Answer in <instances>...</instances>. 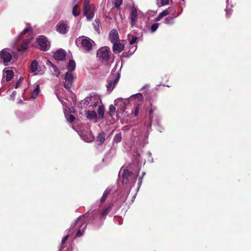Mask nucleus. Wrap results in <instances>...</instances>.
I'll return each instance as SVG.
<instances>
[{
  "instance_id": "5fc2aeb1",
  "label": "nucleus",
  "mask_w": 251,
  "mask_h": 251,
  "mask_svg": "<svg viewBox=\"0 0 251 251\" xmlns=\"http://www.w3.org/2000/svg\"><path fill=\"white\" fill-rule=\"evenodd\" d=\"M23 80V78L22 77H20L19 80L20 81L21 83H22V81Z\"/></svg>"
},
{
  "instance_id": "79ce46f5",
  "label": "nucleus",
  "mask_w": 251,
  "mask_h": 251,
  "mask_svg": "<svg viewBox=\"0 0 251 251\" xmlns=\"http://www.w3.org/2000/svg\"><path fill=\"white\" fill-rule=\"evenodd\" d=\"M170 14L172 15V16H173L172 18H174V19H175V18L177 17L180 14V13H176V11H173V12H172V13H170Z\"/></svg>"
},
{
  "instance_id": "ea45409f",
  "label": "nucleus",
  "mask_w": 251,
  "mask_h": 251,
  "mask_svg": "<svg viewBox=\"0 0 251 251\" xmlns=\"http://www.w3.org/2000/svg\"><path fill=\"white\" fill-rule=\"evenodd\" d=\"M145 175V172H143V175H142V177L140 178L139 179V180H138V187H137V190H138L139 189H140V187L141 185V184H142V179H143V176H144V175Z\"/></svg>"
},
{
  "instance_id": "cd10ccee",
  "label": "nucleus",
  "mask_w": 251,
  "mask_h": 251,
  "mask_svg": "<svg viewBox=\"0 0 251 251\" xmlns=\"http://www.w3.org/2000/svg\"><path fill=\"white\" fill-rule=\"evenodd\" d=\"M40 92V86L39 84H37L33 90V91L31 92V98L33 99H36Z\"/></svg>"
},
{
  "instance_id": "c85d7f7f",
  "label": "nucleus",
  "mask_w": 251,
  "mask_h": 251,
  "mask_svg": "<svg viewBox=\"0 0 251 251\" xmlns=\"http://www.w3.org/2000/svg\"><path fill=\"white\" fill-rule=\"evenodd\" d=\"M172 0H156V4L158 7H160L165 5H168Z\"/></svg>"
},
{
  "instance_id": "c756f323",
  "label": "nucleus",
  "mask_w": 251,
  "mask_h": 251,
  "mask_svg": "<svg viewBox=\"0 0 251 251\" xmlns=\"http://www.w3.org/2000/svg\"><path fill=\"white\" fill-rule=\"evenodd\" d=\"M122 133L119 132L116 134L113 139V143L118 144L120 143L122 140Z\"/></svg>"
},
{
  "instance_id": "423d86ee",
  "label": "nucleus",
  "mask_w": 251,
  "mask_h": 251,
  "mask_svg": "<svg viewBox=\"0 0 251 251\" xmlns=\"http://www.w3.org/2000/svg\"><path fill=\"white\" fill-rule=\"evenodd\" d=\"M141 14V11L139 10L137 8L134 6L131 7L129 18L130 20V25L132 27L134 26L136 27H139L138 22L140 20V15Z\"/></svg>"
},
{
  "instance_id": "7ed1b4c3",
  "label": "nucleus",
  "mask_w": 251,
  "mask_h": 251,
  "mask_svg": "<svg viewBox=\"0 0 251 251\" xmlns=\"http://www.w3.org/2000/svg\"><path fill=\"white\" fill-rule=\"evenodd\" d=\"M29 31H30V28L26 27L20 33V35L18 37V39L17 40V41H20V40H22L23 41V44L21 46L16 45V48L18 51H24L27 49L28 44L33 37L32 36H29L27 38H25L24 36Z\"/></svg>"
},
{
  "instance_id": "39448f33",
  "label": "nucleus",
  "mask_w": 251,
  "mask_h": 251,
  "mask_svg": "<svg viewBox=\"0 0 251 251\" xmlns=\"http://www.w3.org/2000/svg\"><path fill=\"white\" fill-rule=\"evenodd\" d=\"M97 56L99 61L106 64L111 57L110 49L107 47H101L97 50Z\"/></svg>"
},
{
  "instance_id": "a878e982",
  "label": "nucleus",
  "mask_w": 251,
  "mask_h": 251,
  "mask_svg": "<svg viewBox=\"0 0 251 251\" xmlns=\"http://www.w3.org/2000/svg\"><path fill=\"white\" fill-rule=\"evenodd\" d=\"M112 191V189L110 188H107L104 192L102 197L100 199V203H103L105 202L106 198H107V196L109 195V194L111 193Z\"/></svg>"
},
{
  "instance_id": "2eb2a0df",
  "label": "nucleus",
  "mask_w": 251,
  "mask_h": 251,
  "mask_svg": "<svg viewBox=\"0 0 251 251\" xmlns=\"http://www.w3.org/2000/svg\"><path fill=\"white\" fill-rule=\"evenodd\" d=\"M66 56V51L62 49H60L54 52L53 57L55 60L63 61L65 60Z\"/></svg>"
},
{
  "instance_id": "603ef678",
  "label": "nucleus",
  "mask_w": 251,
  "mask_h": 251,
  "mask_svg": "<svg viewBox=\"0 0 251 251\" xmlns=\"http://www.w3.org/2000/svg\"><path fill=\"white\" fill-rule=\"evenodd\" d=\"M148 87H149V85H147H147H145V86H144L142 88V89H145V88H148Z\"/></svg>"
},
{
  "instance_id": "c03bdc74",
  "label": "nucleus",
  "mask_w": 251,
  "mask_h": 251,
  "mask_svg": "<svg viewBox=\"0 0 251 251\" xmlns=\"http://www.w3.org/2000/svg\"><path fill=\"white\" fill-rule=\"evenodd\" d=\"M153 125H156V126H158V130L161 132H162V130H163V128L161 126V124H160V120L159 121V125H156V124H153Z\"/></svg>"
},
{
  "instance_id": "7c9ffc66",
  "label": "nucleus",
  "mask_w": 251,
  "mask_h": 251,
  "mask_svg": "<svg viewBox=\"0 0 251 251\" xmlns=\"http://www.w3.org/2000/svg\"><path fill=\"white\" fill-rule=\"evenodd\" d=\"M98 113L99 117L102 119L104 113V107L103 105H99L98 106Z\"/></svg>"
},
{
  "instance_id": "473e14b6",
  "label": "nucleus",
  "mask_w": 251,
  "mask_h": 251,
  "mask_svg": "<svg viewBox=\"0 0 251 251\" xmlns=\"http://www.w3.org/2000/svg\"><path fill=\"white\" fill-rule=\"evenodd\" d=\"M47 64H50L52 69L54 71V74L56 75H58L59 74V71L56 66L51 63V62L50 61H48L47 62Z\"/></svg>"
},
{
  "instance_id": "72a5a7b5",
  "label": "nucleus",
  "mask_w": 251,
  "mask_h": 251,
  "mask_svg": "<svg viewBox=\"0 0 251 251\" xmlns=\"http://www.w3.org/2000/svg\"><path fill=\"white\" fill-rule=\"evenodd\" d=\"M65 115L67 120L70 123H72L75 119V117L72 114H67L65 112Z\"/></svg>"
},
{
  "instance_id": "9d476101",
  "label": "nucleus",
  "mask_w": 251,
  "mask_h": 251,
  "mask_svg": "<svg viewBox=\"0 0 251 251\" xmlns=\"http://www.w3.org/2000/svg\"><path fill=\"white\" fill-rule=\"evenodd\" d=\"M11 59L12 55L9 49L5 48L0 51V63L7 65Z\"/></svg>"
},
{
  "instance_id": "a211bd4d",
  "label": "nucleus",
  "mask_w": 251,
  "mask_h": 251,
  "mask_svg": "<svg viewBox=\"0 0 251 251\" xmlns=\"http://www.w3.org/2000/svg\"><path fill=\"white\" fill-rule=\"evenodd\" d=\"M109 39L112 43L119 41V36L116 29H112L109 33Z\"/></svg>"
},
{
  "instance_id": "4be33fe9",
  "label": "nucleus",
  "mask_w": 251,
  "mask_h": 251,
  "mask_svg": "<svg viewBox=\"0 0 251 251\" xmlns=\"http://www.w3.org/2000/svg\"><path fill=\"white\" fill-rule=\"evenodd\" d=\"M143 99L144 97L140 93L134 94L129 97L130 100H135L136 102H141L143 101Z\"/></svg>"
},
{
  "instance_id": "9b49d317",
  "label": "nucleus",
  "mask_w": 251,
  "mask_h": 251,
  "mask_svg": "<svg viewBox=\"0 0 251 251\" xmlns=\"http://www.w3.org/2000/svg\"><path fill=\"white\" fill-rule=\"evenodd\" d=\"M30 69L31 73L33 75H38L43 74L45 70L44 66H39L36 60L32 61L30 64Z\"/></svg>"
},
{
  "instance_id": "864d4df0",
  "label": "nucleus",
  "mask_w": 251,
  "mask_h": 251,
  "mask_svg": "<svg viewBox=\"0 0 251 251\" xmlns=\"http://www.w3.org/2000/svg\"><path fill=\"white\" fill-rule=\"evenodd\" d=\"M147 154H148V155L149 157H151V151H148V152H147Z\"/></svg>"
},
{
  "instance_id": "de8ad7c7",
  "label": "nucleus",
  "mask_w": 251,
  "mask_h": 251,
  "mask_svg": "<svg viewBox=\"0 0 251 251\" xmlns=\"http://www.w3.org/2000/svg\"><path fill=\"white\" fill-rule=\"evenodd\" d=\"M21 84V82L20 80H18L17 83H16V86H15V88L17 89L18 88L19 86Z\"/></svg>"
},
{
  "instance_id": "f8f14e48",
  "label": "nucleus",
  "mask_w": 251,
  "mask_h": 251,
  "mask_svg": "<svg viewBox=\"0 0 251 251\" xmlns=\"http://www.w3.org/2000/svg\"><path fill=\"white\" fill-rule=\"evenodd\" d=\"M69 29L68 22L66 21H59L55 26L56 31L60 34H66Z\"/></svg>"
},
{
  "instance_id": "6e6d98bb",
  "label": "nucleus",
  "mask_w": 251,
  "mask_h": 251,
  "mask_svg": "<svg viewBox=\"0 0 251 251\" xmlns=\"http://www.w3.org/2000/svg\"><path fill=\"white\" fill-rule=\"evenodd\" d=\"M153 158H151V163H152V162H153Z\"/></svg>"
},
{
  "instance_id": "5701e85b",
  "label": "nucleus",
  "mask_w": 251,
  "mask_h": 251,
  "mask_svg": "<svg viewBox=\"0 0 251 251\" xmlns=\"http://www.w3.org/2000/svg\"><path fill=\"white\" fill-rule=\"evenodd\" d=\"M77 0H75L74 5L72 9V14L75 17H77L80 12L79 5L76 2Z\"/></svg>"
},
{
  "instance_id": "bb28decb",
  "label": "nucleus",
  "mask_w": 251,
  "mask_h": 251,
  "mask_svg": "<svg viewBox=\"0 0 251 251\" xmlns=\"http://www.w3.org/2000/svg\"><path fill=\"white\" fill-rule=\"evenodd\" d=\"M67 72H71L75 69V63L73 60H70L67 66Z\"/></svg>"
},
{
  "instance_id": "bf43d9fd",
  "label": "nucleus",
  "mask_w": 251,
  "mask_h": 251,
  "mask_svg": "<svg viewBox=\"0 0 251 251\" xmlns=\"http://www.w3.org/2000/svg\"><path fill=\"white\" fill-rule=\"evenodd\" d=\"M121 68H122V67H120L119 70H121Z\"/></svg>"
},
{
  "instance_id": "f257e3e1",
  "label": "nucleus",
  "mask_w": 251,
  "mask_h": 251,
  "mask_svg": "<svg viewBox=\"0 0 251 251\" xmlns=\"http://www.w3.org/2000/svg\"><path fill=\"white\" fill-rule=\"evenodd\" d=\"M112 208V205L109 204L101 211L100 214H99L98 212L96 211H93L91 213L89 211L78 217L76 220V224H79L80 226L75 236L79 237L83 235L87 227V223L86 222L89 218H92L93 222H95L96 220H98L99 222L103 221L105 220L107 214L111 211Z\"/></svg>"
},
{
  "instance_id": "393cba45",
  "label": "nucleus",
  "mask_w": 251,
  "mask_h": 251,
  "mask_svg": "<svg viewBox=\"0 0 251 251\" xmlns=\"http://www.w3.org/2000/svg\"><path fill=\"white\" fill-rule=\"evenodd\" d=\"M80 136L82 138V139L86 142H91L94 139V136H92L91 134L89 133L88 134L84 135V134L80 133Z\"/></svg>"
},
{
  "instance_id": "6e6552de",
  "label": "nucleus",
  "mask_w": 251,
  "mask_h": 251,
  "mask_svg": "<svg viewBox=\"0 0 251 251\" xmlns=\"http://www.w3.org/2000/svg\"><path fill=\"white\" fill-rule=\"evenodd\" d=\"M151 108L149 111V118L150 119V122L149 126L147 127L148 129L149 126L151 127L152 124H159V121L161 120V117L159 114L154 113L157 110V107L155 106H153L152 103H150Z\"/></svg>"
},
{
  "instance_id": "f3484780",
  "label": "nucleus",
  "mask_w": 251,
  "mask_h": 251,
  "mask_svg": "<svg viewBox=\"0 0 251 251\" xmlns=\"http://www.w3.org/2000/svg\"><path fill=\"white\" fill-rule=\"evenodd\" d=\"M79 226H80V224H76V221L74 223H73L71 225V227L67 230V231H68L67 235L65 236L62 239L61 246H63L65 243L69 236L74 233V231L72 229H73L74 228V227L75 226H76L77 227H78V229H77V230H78L79 229ZM61 248H62V246H61Z\"/></svg>"
},
{
  "instance_id": "a18cd8bd",
  "label": "nucleus",
  "mask_w": 251,
  "mask_h": 251,
  "mask_svg": "<svg viewBox=\"0 0 251 251\" xmlns=\"http://www.w3.org/2000/svg\"><path fill=\"white\" fill-rule=\"evenodd\" d=\"M91 100V98L87 97L84 100V104H88L89 102V101Z\"/></svg>"
},
{
  "instance_id": "c9c22d12",
  "label": "nucleus",
  "mask_w": 251,
  "mask_h": 251,
  "mask_svg": "<svg viewBox=\"0 0 251 251\" xmlns=\"http://www.w3.org/2000/svg\"><path fill=\"white\" fill-rule=\"evenodd\" d=\"M174 18L168 17L165 20L164 23L167 25H172L174 23Z\"/></svg>"
},
{
  "instance_id": "58836bf2",
  "label": "nucleus",
  "mask_w": 251,
  "mask_h": 251,
  "mask_svg": "<svg viewBox=\"0 0 251 251\" xmlns=\"http://www.w3.org/2000/svg\"><path fill=\"white\" fill-rule=\"evenodd\" d=\"M140 110V105L138 104L135 108L134 110V112H132V114L134 115L135 117H136L139 113Z\"/></svg>"
},
{
  "instance_id": "4c0bfd02",
  "label": "nucleus",
  "mask_w": 251,
  "mask_h": 251,
  "mask_svg": "<svg viewBox=\"0 0 251 251\" xmlns=\"http://www.w3.org/2000/svg\"><path fill=\"white\" fill-rule=\"evenodd\" d=\"M109 114L111 116H112L114 115L115 112V111H116V108L115 107L113 106L112 105H111L110 106H109Z\"/></svg>"
},
{
  "instance_id": "13d9d810",
  "label": "nucleus",
  "mask_w": 251,
  "mask_h": 251,
  "mask_svg": "<svg viewBox=\"0 0 251 251\" xmlns=\"http://www.w3.org/2000/svg\"><path fill=\"white\" fill-rule=\"evenodd\" d=\"M228 1H229V0H226L227 5H228Z\"/></svg>"
},
{
  "instance_id": "a19ab883",
  "label": "nucleus",
  "mask_w": 251,
  "mask_h": 251,
  "mask_svg": "<svg viewBox=\"0 0 251 251\" xmlns=\"http://www.w3.org/2000/svg\"><path fill=\"white\" fill-rule=\"evenodd\" d=\"M226 15L227 17H229L232 13V10L230 8L228 9V6L227 5L226 8Z\"/></svg>"
},
{
  "instance_id": "0eeeda50",
  "label": "nucleus",
  "mask_w": 251,
  "mask_h": 251,
  "mask_svg": "<svg viewBox=\"0 0 251 251\" xmlns=\"http://www.w3.org/2000/svg\"><path fill=\"white\" fill-rule=\"evenodd\" d=\"M90 0H84L83 4V13L87 20L91 21L94 17L95 7L94 5L90 4Z\"/></svg>"
},
{
  "instance_id": "49530a36",
  "label": "nucleus",
  "mask_w": 251,
  "mask_h": 251,
  "mask_svg": "<svg viewBox=\"0 0 251 251\" xmlns=\"http://www.w3.org/2000/svg\"><path fill=\"white\" fill-rule=\"evenodd\" d=\"M94 28L95 29L96 31H99L100 29H99V24H98L97 25H94Z\"/></svg>"
},
{
  "instance_id": "4d7b16f0",
  "label": "nucleus",
  "mask_w": 251,
  "mask_h": 251,
  "mask_svg": "<svg viewBox=\"0 0 251 251\" xmlns=\"http://www.w3.org/2000/svg\"><path fill=\"white\" fill-rule=\"evenodd\" d=\"M115 69H116V67H115V68L112 70V72H113Z\"/></svg>"
},
{
  "instance_id": "f03ea898",
  "label": "nucleus",
  "mask_w": 251,
  "mask_h": 251,
  "mask_svg": "<svg viewBox=\"0 0 251 251\" xmlns=\"http://www.w3.org/2000/svg\"><path fill=\"white\" fill-rule=\"evenodd\" d=\"M138 176V173H134L130 172L127 169H125L122 175V183L124 185H127L129 187V191L132 187L134 186Z\"/></svg>"
},
{
  "instance_id": "09e8293b",
  "label": "nucleus",
  "mask_w": 251,
  "mask_h": 251,
  "mask_svg": "<svg viewBox=\"0 0 251 251\" xmlns=\"http://www.w3.org/2000/svg\"><path fill=\"white\" fill-rule=\"evenodd\" d=\"M149 122H150V121H149V122H148V123L147 124H147H145V125H146V126H147V127H148V126H149ZM151 128V127L149 126L148 130V129L147 128V131L148 132H149L150 131Z\"/></svg>"
},
{
  "instance_id": "3c124183",
  "label": "nucleus",
  "mask_w": 251,
  "mask_h": 251,
  "mask_svg": "<svg viewBox=\"0 0 251 251\" xmlns=\"http://www.w3.org/2000/svg\"><path fill=\"white\" fill-rule=\"evenodd\" d=\"M95 22H96V23L97 24V25H98V24H99V23H100V21H99V19H96L95 20Z\"/></svg>"
},
{
  "instance_id": "b1692460",
  "label": "nucleus",
  "mask_w": 251,
  "mask_h": 251,
  "mask_svg": "<svg viewBox=\"0 0 251 251\" xmlns=\"http://www.w3.org/2000/svg\"><path fill=\"white\" fill-rule=\"evenodd\" d=\"M86 115V117L89 120H96L97 118L96 112L93 110H88Z\"/></svg>"
},
{
  "instance_id": "20e7f679",
  "label": "nucleus",
  "mask_w": 251,
  "mask_h": 251,
  "mask_svg": "<svg viewBox=\"0 0 251 251\" xmlns=\"http://www.w3.org/2000/svg\"><path fill=\"white\" fill-rule=\"evenodd\" d=\"M76 44L86 51H89L91 50L92 46L95 44V42L89 38L85 36L79 37L76 41Z\"/></svg>"
},
{
  "instance_id": "e433bc0d",
  "label": "nucleus",
  "mask_w": 251,
  "mask_h": 251,
  "mask_svg": "<svg viewBox=\"0 0 251 251\" xmlns=\"http://www.w3.org/2000/svg\"><path fill=\"white\" fill-rule=\"evenodd\" d=\"M159 26L158 23H155L151 25V33L155 32Z\"/></svg>"
},
{
  "instance_id": "dca6fc26",
  "label": "nucleus",
  "mask_w": 251,
  "mask_h": 251,
  "mask_svg": "<svg viewBox=\"0 0 251 251\" xmlns=\"http://www.w3.org/2000/svg\"><path fill=\"white\" fill-rule=\"evenodd\" d=\"M137 37L134 36H132V38L129 40V45L130 49L129 50V55H131L135 52L136 50L137 46L136 45V43L137 42Z\"/></svg>"
},
{
  "instance_id": "37998d69",
  "label": "nucleus",
  "mask_w": 251,
  "mask_h": 251,
  "mask_svg": "<svg viewBox=\"0 0 251 251\" xmlns=\"http://www.w3.org/2000/svg\"><path fill=\"white\" fill-rule=\"evenodd\" d=\"M16 95V92L13 91L12 93V94L10 95V99L12 100H14L15 99V97Z\"/></svg>"
},
{
  "instance_id": "f704fd0d",
  "label": "nucleus",
  "mask_w": 251,
  "mask_h": 251,
  "mask_svg": "<svg viewBox=\"0 0 251 251\" xmlns=\"http://www.w3.org/2000/svg\"><path fill=\"white\" fill-rule=\"evenodd\" d=\"M123 0H112V2L116 8H119L122 4Z\"/></svg>"
},
{
  "instance_id": "6ab92c4d",
  "label": "nucleus",
  "mask_w": 251,
  "mask_h": 251,
  "mask_svg": "<svg viewBox=\"0 0 251 251\" xmlns=\"http://www.w3.org/2000/svg\"><path fill=\"white\" fill-rule=\"evenodd\" d=\"M173 11H176V8L174 7H169L161 12L157 17L155 19V21H159L164 17L172 13Z\"/></svg>"
},
{
  "instance_id": "680f3d73",
  "label": "nucleus",
  "mask_w": 251,
  "mask_h": 251,
  "mask_svg": "<svg viewBox=\"0 0 251 251\" xmlns=\"http://www.w3.org/2000/svg\"><path fill=\"white\" fill-rule=\"evenodd\" d=\"M121 68H122V67H120L119 70H121Z\"/></svg>"
},
{
  "instance_id": "412c9836",
  "label": "nucleus",
  "mask_w": 251,
  "mask_h": 251,
  "mask_svg": "<svg viewBox=\"0 0 251 251\" xmlns=\"http://www.w3.org/2000/svg\"><path fill=\"white\" fill-rule=\"evenodd\" d=\"M105 140V133L103 131H101L100 132L98 136L97 137V139L96 140V143L98 146H101Z\"/></svg>"
},
{
  "instance_id": "1a4fd4ad",
  "label": "nucleus",
  "mask_w": 251,
  "mask_h": 251,
  "mask_svg": "<svg viewBox=\"0 0 251 251\" xmlns=\"http://www.w3.org/2000/svg\"><path fill=\"white\" fill-rule=\"evenodd\" d=\"M120 77V74L118 71L115 75L112 74L107 79L106 85L107 91L110 93L115 88Z\"/></svg>"
},
{
  "instance_id": "ddd939ff",
  "label": "nucleus",
  "mask_w": 251,
  "mask_h": 251,
  "mask_svg": "<svg viewBox=\"0 0 251 251\" xmlns=\"http://www.w3.org/2000/svg\"><path fill=\"white\" fill-rule=\"evenodd\" d=\"M75 78V75L72 73L67 72L64 76V80L63 81L64 87L67 89H70L72 86Z\"/></svg>"
},
{
  "instance_id": "aec40b11",
  "label": "nucleus",
  "mask_w": 251,
  "mask_h": 251,
  "mask_svg": "<svg viewBox=\"0 0 251 251\" xmlns=\"http://www.w3.org/2000/svg\"><path fill=\"white\" fill-rule=\"evenodd\" d=\"M113 50L115 53L121 52L124 49L125 45L120 40L116 43H112Z\"/></svg>"
},
{
  "instance_id": "4468645a",
  "label": "nucleus",
  "mask_w": 251,
  "mask_h": 251,
  "mask_svg": "<svg viewBox=\"0 0 251 251\" xmlns=\"http://www.w3.org/2000/svg\"><path fill=\"white\" fill-rule=\"evenodd\" d=\"M37 42L40 46V49L42 50L46 51L49 50L50 44L47 38L45 36H40L39 38H38Z\"/></svg>"
},
{
  "instance_id": "8fccbe9b",
  "label": "nucleus",
  "mask_w": 251,
  "mask_h": 251,
  "mask_svg": "<svg viewBox=\"0 0 251 251\" xmlns=\"http://www.w3.org/2000/svg\"><path fill=\"white\" fill-rule=\"evenodd\" d=\"M98 105V102H95L93 105H90L92 106V108L96 107Z\"/></svg>"
},
{
  "instance_id": "2f4dec72",
  "label": "nucleus",
  "mask_w": 251,
  "mask_h": 251,
  "mask_svg": "<svg viewBox=\"0 0 251 251\" xmlns=\"http://www.w3.org/2000/svg\"><path fill=\"white\" fill-rule=\"evenodd\" d=\"M5 75L7 81L11 80L14 76V73L12 70L5 71Z\"/></svg>"
},
{
  "instance_id": "052dcab7",
  "label": "nucleus",
  "mask_w": 251,
  "mask_h": 251,
  "mask_svg": "<svg viewBox=\"0 0 251 251\" xmlns=\"http://www.w3.org/2000/svg\"><path fill=\"white\" fill-rule=\"evenodd\" d=\"M121 68H122V67H120L119 70H121Z\"/></svg>"
}]
</instances>
